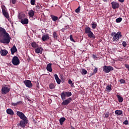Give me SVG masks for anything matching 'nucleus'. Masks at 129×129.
Segmentation results:
<instances>
[{
	"mask_svg": "<svg viewBox=\"0 0 129 129\" xmlns=\"http://www.w3.org/2000/svg\"><path fill=\"white\" fill-rule=\"evenodd\" d=\"M11 36L7 32V30L3 27H0V42L3 44H10Z\"/></svg>",
	"mask_w": 129,
	"mask_h": 129,
	"instance_id": "1",
	"label": "nucleus"
},
{
	"mask_svg": "<svg viewBox=\"0 0 129 129\" xmlns=\"http://www.w3.org/2000/svg\"><path fill=\"white\" fill-rule=\"evenodd\" d=\"M111 37L112 40L115 43L114 44H116L119 41V38L122 37V35H121V32L119 31L117 33L112 32Z\"/></svg>",
	"mask_w": 129,
	"mask_h": 129,
	"instance_id": "2",
	"label": "nucleus"
},
{
	"mask_svg": "<svg viewBox=\"0 0 129 129\" xmlns=\"http://www.w3.org/2000/svg\"><path fill=\"white\" fill-rule=\"evenodd\" d=\"M85 34H88L89 38H92V39H95V35L93 34V32L91 31V28L89 27H87L85 29Z\"/></svg>",
	"mask_w": 129,
	"mask_h": 129,
	"instance_id": "3",
	"label": "nucleus"
},
{
	"mask_svg": "<svg viewBox=\"0 0 129 129\" xmlns=\"http://www.w3.org/2000/svg\"><path fill=\"white\" fill-rule=\"evenodd\" d=\"M72 95L71 92H62L60 94V96L62 100H65L66 97H70Z\"/></svg>",
	"mask_w": 129,
	"mask_h": 129,
	"instance_id": "4",
	"label": "nucleus"
},
{
	"mask_svg": "<svg viewBox=\"0 0 129 129\" xmlns=\"http://www.w3.org/2000/svg\"><path fill=\"white\" fill-rule=\"evenodd\" d=\"M113 67L111 66H104L103 67V71L105 73H109L110 71H113Z\"/></svg>",
	"mask_w": 129,
	"mask_h": 129,
	"instance_id": "5",
	"label": "nucleus"
},
{
	"mask_svg": "<svg viewBox=\"0 0 129 129\" xmlns=\"http://www.w3.org/2000/svg\"><path fill=\"white\" fill-rule=\"evenodd\" d=\"M28 124V119H24L20 121V123L17 124L18 126H21L23 128H25Z\"/></svg>",
	"mask_w": 129,
	"mask_h": 129,
	"instance_id": "6",
	"label": "nucleus"
},
{
	"mask_svg": "<svg viewBox=\"0 0 129 129\" xmlns=\"http://www.w3.org/2000/svg\"><path fill=\"white\" fill-rule=\"evenodd\" d=\"M2 13L3 14V16L7 18V19L10 18V15H9V13L7 11V8L4 5L2 6Z\"/></svg>",
	"mask_w": 129,
	"mask_h": 129,
	"instance_id": "7",
	"label": "nucleus"
},
{
	"mask_svg": "<svg viewBox=\"0 0 129 129\" xmlns=\"http://www.w3.org/2000/svg\"><path fill=\"white\" fill-rule=\"evenodd\" d=\"M12 64L15 66H18L20 63V59L19 57L17 56H15L12 58Z\"/></svg>",
	"mask_w": 129,
	"mask_h": 129,
	"instance_id": "8",
	"label": "nucleus"
},
{
	"mask_svg": "<svg viewBox=\"0 0 129 129\" xmlns=\"http://www.w3.org/2000/svg\"><path fill=\"white\" fill-rule=\"evenodd\" d=\"M17 115L21 118V119H27L28 118L26 117V116L25 115V114L24 113L21 112V111H17L16 113Z\"/></svg>",
	"mask_w": 129,
	"mask_h": 129,
	"instance_id": "9",
	"label": "nucleus"
},
{
	"mask_svg": "<svg viewBox=\"0 0 129 129\" xmlns=\"http://www.w3.org/2000/svg\"><path fill=\"white\" fill-rule=\"evenodd\" d=\"M23 83L26 85V87H28V88H32L33 87V84H32L30 80L24 81Z\"/></svg>",
	"mask_w": 129,
	"mask_h": 129,
	"instance_id": "10",
	"label": "nucleus"
},
{
	"mask_svg": "<svg viewBox=\"0 0 129 129\" xmlns=\"http://www.w3.org/2000/svg\"><path fill=\"white\" fill-rule=\"evenodd\" d=\"M72 101V98L70 97L67 99H64L63 102L61 103L62 105H68Z\"/></svg>",
	"mask_w": 129,
	"mask_h": 129,
	"instance_id": "11",
	"label": "nucleus"
},
{
	"mask_svg": "<svg viewBox=\"0 0 129 129\" xmlns=\"http://www.w3.org/2000/svg\"><path fill=\"white\" fill-rule=\"evenodd\" d=\"M2 94H7L10 92V89L7 87H3L2 89Z\"/></svg>",
	"mask_w": 129,
	"mask_h": 129,
	"instance_id": "12",
	"label": "nucleus"
},
{
	"mask_svg": "<svg viewBox=\"0 0 129 129\" xmlns=\"http://www.w3.org/2000/svg\"><path fill=\"white\" fill-rule=\"evenodd\" d=\"M111 5L112 8V9H113V10H115V9H118V8H119V4H118L115 2H111Z\"/></svg>",
	"mask_w": 129,
	"mask_h": 129,
	"instance_id": "13",
	"label": "nucleus"
},
{
	"mask_svg": "<svg viewBox=\"0 0 129 129\" xmlns=\"http://www.w3.org/2000/svg\"><path fill=\"white\" fill-rule=\"evenodd\" d=\"M49 39H50V36L48 34L43 35L42 37V40L43 41V42H45V41H46V40H49Z\"/></svg>",
	"mask_w": 129,
	"mask_h": 129,
	"instance_id": "14",
	"label": "nucleus"
},
{
	"mask_svg": "<svg viewBox=\"0 0 129 129\" xmlns=\"http://www.w3.org/2000/svg\"><path fill=\"white\" fill-rule=\"evenodd\" d=\"M20 22L23 25H28L29 24V20L26 18H24L23 20H21Z\"/></svg>",
	"mask_w": 129,
	"mask_h": 129,
	"instance_id": "15",
	"label": "nucleus"
},
{
	"mask_svg": "<svg viewBox=\"0 0 129 129\" xmlns=\"http://www.w3.org/2000/svg\"><path fill=\"white\" fill-rule=\"evenodd\" d=\"M11 54L12 55H14L15 53L18 52V49H17V47L15 45H14L12 48L11 49Z\"/></svg>",
	"mask_w": 129,
	"mask_h": 129,
	"instance_id": "16",
	"label": "nucleus"
},
{
	"mask_svg": "<svg viewBox=\"0 0 129 129\" xmlns=\"http://www.w3.org/2000/svg\"><path fill=\"white\" fill-rule=\"evenodd\" d=\"M35 53H37V54H42V53H43V48L37 47L35 49Z\"/></svg>",
	"mask_w": 129,
	"mask_h": 129,
	"instance_id": "17",
	"label": "nucleus"
},
{
	"mask_svg": "<svg viewBox=\"0 0 129 129\" xmlns=\"http://www.w3.org/2000/svg\"><path fill=\"white\" fill-rule=\"evenodd\" d=\"M2 56H7L8 55V50L6 49H2L0 51Z\"/></svg>",
	"mask_w": 129,
	"mask_h": 129,
	"instance_id": "18",
	"label": "nucleus"
},
{
	"mask_svg": "<svg viewBox=\"0 0 129 129\" xmlns=\"http://www.w3.org/2000/svg\"><path fill=\"white\" fill-rule=\"evenodd\" d=\"M6 112L8 114H10V115H14L15 114L14 111H13L12 109L10 108L7 109Z\"/></svg>",
	"mask_w": 129,
	"mask_h": 129,
	"instance_id": "19",
	"label": "nucleus"
},
{
	"mask_svg": "<svg viewBox=\"0 0 129 129\" xmlns=\"http://www.w3.org/2000/svg\"><path fill=\"white\" fill-rule=\"evenodd\" d=\"M54 76L57 84H60L61 83V80L59 79V77H58V75L57 74H54Z\"/></svg>",
	"mask_w": 129,
	"mask_h": 129,
	"instance_id": "20",
	"label": "nucleus"
},
{
	"mask_svg": "<svg viewBox=\"0 0 129 129\" xmlns=\"http://www.w3.org/2000/svg\"><path fill=\"white\" fill-rule=\"evenodd\" d=\"M26 18V15L24 14H19L18 15V19L19 20H20V21H22V20H23Z\"/></svg>",
	"mask_w": 129,
	"mask_h": 129,
	"instance_id": "21",
	"label": "nucleus"
},
{
	"mask_svg": "<svg viewBox=\"0 0 129 129\" xmlns=\"http://www.w3.org/2000/svg\"><path fill=\"white\" fill-rule=\"evenodd\" d=\"M46 70L49 72H52V63H48L46 67Z\"/></svg>",
	"mask_w": 129,
	"mask_h": 129,
	"instance_id": "22",
	"label": "nucleus"
},
{
	"mask_svg": "<svg viewBox=\"0 0 129 129\" xmlns=\"http://www.w3.org/2000/svg\"><path fill=\"white\" fill-rule=\"evenodd\" d=\"M52 37L54 40L58 39V34H57V32L54 31L52 34Z\"/></svg>",
	"mask_w": 129,
	"mask_h": 129,
	"instance_id": "23",
	"label": "nucleus"
},
{
	"mask_svg": "<svg viewBox=\"0 0 129 129\" xmlns=\"http://www.w3.org/2000/svg\"><path fill=\"white\" fill-rule=\"evenodd\" d=\"M28 15L30 18H33V16L35 15V11L31 10L29 12Z\"/></svg>",
	"mask_w": 129,
	"mask_h": 129,
	"instance_id": "24",
	"label": "nucleus"
},
{
	"mask_svg": "<svg viewBox=\"0 0 129 129\" xmlns=\"http://www.w3.org/2000/svg\"><path fill=\"white\" fill-rule=\"evenodd\" d=\"M116 97L118 98V100L119 102H122V101H123V98L119 95H116Z\"/></svg>",
	"mask_w": 129,
	"mask_h": 129,
	"instance_id": "25",
	"label": "nucleus"
},
{
	"mask_svg": "<svg viewBox=\"0 0 129 129\" xmlns=\"http://www.w3.org/2000/svg\"><path fill=\"white\" fill-rule=\"evenodd\" d=\"M65 120H66V118H65V117H62L59 119V123L60 125H62V124H63V123L64 122V121H65Z\"/></svg>",
	"mask_w": 129,
	"mask_h": 129,
	"instance_id": "26",
	"label": "nucleus"
},
{
	"mask_svg": "<svg viewBox=\"0 0 129 129\" xmlns=\"http://www.w3.org/2000/svg\"><path fill=\"white\" fill-rule=\"evenodd\" d=\"M50 17L51 18L52 21L54 22H56V21H58V17L54 15H51Z\"/></svg>",
	"mask_w": 129,
	"mask_h": 129,
	"instance_id": "27",
	"label": "nucleus"
},
{
	"mask_svg": "<svg viewBox=\"0 0 129 129\" xmlns=\"http://www.w3.org/2000/svg\"><path fill=\"white\" fill-rule=\"evenodd\" d=\"M31 46L32 47H33L34 49H36L39 47L38 44L36 42H32Z\"/></svg>",
	"mask_w": 129,
	"mask_h": 129,
	"instance_id": "28",
	"label": "nucleus"
},
{
	"mask_svg": "<svg viewBox=\"0 0 129 129\" xmlns=\"http://www.w3.org/2000/svg\"><path fill=\"white\" fill-rule=\"evenodd\" d=\"M115 114L118 115H121L122 114V111L119 110H116L115 111Z\"/></svg>",
	"mask_w": 129,
	"mask_h": 129,
	"instance_id": "29",
	"label": "nucleus"
},
{
	"mask_svg": "<svg viewBox=\"0 0 129 129\" xmlns=\"http://www.w3.org/2000/svg\"><path fill=\"white\" fill-rule=\"evenodd\" d=\"M22 101L17 102V103H12V105L13 106H17V105H19V104H22Z\"/></svg>",
	"mask_w": 129,
	"mask_h": 129,
	"instance_id": "30",
	"label": "nucleus"
},
{
	"mask_svg": "<svg viewBox=\"0 0 129 129\" xmlns=\"http://www.w3.org/2000/svg\"><path fill=\"white\" fill-rule=\"evenodd\" d=\"M104 118H108V117H109V112H106L105 113H104Z\"/></svg>",
	"mask_w": 129,
	"mask_h": 129,
	"instance_id": "31",
	"label": "nucleus"
},
{
	"mask_svg": "<svg viewBox=\"0 0 129 129\" xmlns=\"http://www.w3.org/2000/svg\"><path fill=\"white\" fill-rule=\"evenodd\" d=\"M55 86H56L53 83L50 84L49 86L50 89H54Z\"/></svg>",
	"mask_w": 129,
	"mask_h": 129,
	"instance_id": "32",
	"label": "nucleus"
},
{
	"mask_svg": "<svg viewBox=\"0 0 129 129\" xmlns=\"http://www.w3.org/2000/svg\"><path fill=\"white\" fill-rule=\"evenodd\" d=\"M98 70V69H97V68H95L93 70V73L91 74V76H92V75H93L94 74L97 73Z\"/></svg>",
	"mask_w": 129,
	"mask_h": 129,
	"instance_id": "33",
	"label": "nucleus"
},
{
	"mask_svg": "<svg viewBox=\"0 0 129 129\" xmlns=\"http://www.w3.org/2000/svg\"><path fill=\"white\" fill-rule=\"evenodd\" d=\"M97 27V24H96V23L94 22L92 24V29H96V27Z\"/></svg>",
	"mask_w": 129,
	"mask_h": 129,
	"instance_id": "34",
	"label": "nucleus"
},
{
	"mask_svg": "<svg viewBox=\"0 0 129 129\" xmlns=\"http://www.w3.org/2000/svg\"><path fill=\"white\" fill-rule=\"evenodd\" d=\"M82 74L83 75H86L87 74V71L85 69H82Z\"/></svg>",
	"mask_w": 129,
	"mask_h": 129,
	"instance_id": "35",
	"label": "nucleus"
},
{
	"mask_svg": "<svg viewBox=\"0 0 129 129\" xmlns=\"http://www.w3.org/2000/svg\"><path fill=\"white\" fill-rule=\"evenodd\" d=\"M122 21V18L119 17L116 19V23H120Z\"/></svg>",
	"mask_w": 129,
	"mask_h": 129,
	"instance_id": "36",
	"label": "nucleus"
},
{
	"mask_svg": "<svg viewBox=\"0 0 129 129\" xmlns=\"http://www.w3.org/2000/svg\"><path fill=\"white\" fill-rule=\"evenodd\" d=\"M68 83H69V84H70L71 85V86L72 87H73V86H74V84H73V83H72V81H71V80H69V81H68Z\"/></svg>",
	"mask_w": 129,
	"mask_h": 129,
	"instance_id": "37",
	"label": "nucleus"
},
{
	"mask_svg": "<svg viewBox=\"0 0 129 129\" xmlns=\"http://www.w3.org/2000/svg\"><path fill=\"white\" fill-rule=\"evenodd\" d=\"M106 89L108 90V91H111V87L109 86V85H107L106 87Z\"/></svg>",
	"mask_w": 129,
	"mask_h": 129,
	"instance_id": "38",
	"label": "nucleus"
},
{
	"mask_svg": "<svg viewBox=\"0 0 129 129\" xmlns=\"http://www.w3.org/2000/svg\"><path fill=\"white\" fill-rule=\"evenodd\" d=\"M70 38L72 42H74V43H75V40H74V39H73V36H72V35H70Z\"/></svg>",
	"mask_w": 129,
	"mask_h": 129,
	"instance_id": "39",
	"label": "nucleus"
},
{
	"mask_svg": "<svg viewBox=\"0 0 129 129\" xmlns=\"http://www.w3.org/2000/svg\"><path fill=\"white\" fill-rule=\"evenodd\" d=\"M119 82L121 83V84L125 83V80L122 79H120Z\"/></svg>",
	"mask_w": 129,
	"mask_h": 129,
	"instance_id": "40",
	"label": "nucleus"
},
{
	"mask_svg": "<svg viewBox=\"0 0 129 129\" xmlns=\"http://www.w3.org/2000/svg\"><path fill=\"white\" fill-rule=\"evenodd\" d=\"M35 2H36V0H31L30 4L32 5V6H35Z\"/></svg>",
	"mask_w": 129,
	"mask_h": 129,
	"instance_id": "41",
	"label": "nucleus"
},
{
	"mask_svg": "<svg viewBox=\"0 0 129 129\" xmlns=\"http://www.w3.org/2000/svg\"><path fill=\"white\" fill-rule=\"evenodd\" d=\"M76 13H79L80 12V7H79L76 10Z\"/></svg>",
	"mask_w": 129,
	"mask_h": 129,
	"instance_id": "42",
	"label": "nucleus"
},
{
	"mask_svg": "<svg viewBox=\"0 0 129 129\" xmlns=\"http://www.w3.org/2000/svg\"><path fill=\"white\" fill-rule=\"evenodd\" d=\"M11 3L13 5H15L16 3H17V0H11Z\"/></svg>",
	"mask_w": 129,
	"mask_h": 129,
	"instance_id": "43",
	"label": "nucleus"
},
{
	"mask_svg": "<svg viewBox=\"0 0 129 129\" xmlns=\"http://www.w3.org/2000/svg\"><path fill=\"white\" fill-rule=\"evenodd\" d=\"M69 25H66L64 26L63 30H68L69 29Z\"/></svg>",
	"mask_w": 129,
	"mask_h": 129,
	"instance_id": "44",
	"label": "nucleus"
},
{
	"mask_svg": "<svg viewBox=\"0 0 129 129\" xmlns=\"http://www.w3.org/2000/svg\"><path fill=\"white\" fill-rule=\"evenodd\" d=\"M122 46L123 47H126V42L125 41H123Z\"/></svg>",
	"mask_w": 129,
	"mask_h": 129,
	"instance_id": "45",
	"label": "nucleus"
},
{
	"mask_svg": "<svg viewBox=\"0 0 129 129\" xmlns=\"http://www.w3.org/2000/svg\"><path fill=\"white\" fill-rule=\"evenodd\" d=\"M123 124L127 125L128 124V121H127V120H126L123 122Z\"/></svg>",
	"mask_w": 129,
	"mask_h": 129,
	"instance_id": "46",
	"label": "nucleus"
},
{
	"mask_svg": "<svg viewBox=\"0 0 129 129\" xmlns=\"http://www.w3.org/2000/svg\"><path fill=\"white\" fill-rule=\"evenodd\" d=\"M93 58L94 59H97V57H96V55H95V54H93Z\"/></svg>",
	"mask_w": 129,
	"mask_h": 129,
	"instance_id": "47",
	"label": "nucleus"
},
{
	"mask_svg": "<svg viewBox=\"0 0 129 129\" xmlns=\"http://www.w3.org/2000/svg\"><path fill=\"white\" fill-rule=\"evenodd\" d=\"M48 103H52V99H49L48 100Z\"/></svg>",
	"mask_w": 129,
	"mask_h": 129,
	"instance_id": "48",
	"label": "nucleus"
},
{
	"mask_svg": "<svg viewBox=\"0 0 129 129\" xmlns=\"http://www.w3.org/2000/svg\"><path fill=\"white\" fill-rule=\"evenodd\" d=\"M125 67L128 69L129 68V65L127 64H125Z\"/></svg>",
	"mask_w": 129,
	"mask_h": 129,
	"instance_id": "49",
	"label": "nucleus"
},
{
	"mask_svg": "<svg viewBox=\"0 0 129 129\" xmlns=\"http://www.w3.org/2000/svg\"><path fill=\"white\" fill-rule=\"evenodd\" d=\"M36 8H37V9H38V10H40L41 9V7L39 6H36Z\"/></svg>",
	"mask_w": 129,
	"mask_h": 129,
	"instance_id": "50",
	"label": "nucleus"
},
{
	"mask_svg": "<svg viewBox=\"0 0 129 129\" xmlns=\"http://www.w3.org/2000/svg\"><path fill=\"white\" fill-rule=\"evenodd\" d=\"M118 2H119V3H124V0H118Z\"/></svg>",
	"mask_w": 129,
	"mask_h": 129,
	"instance_id": "51",
	"label": "nucleus"
},
{
	"mask_svg": "<svg viewBox=\"0 0 129 129\" xmlns=\"http://www.w3.org/2000/svg\"><path fill=\"white\" fill-rule=\"evenodd\" d=\"M71 129H75V128L73 126H71Z\"/></svg>",
	"mask_w": 129,
	"mask_h": 129,
	"instance_id": "52",
	"label": "nucleus"
},
{
	"mask_svg": "<svg viewBox=\"0 0 129 129\" xmlns=\"http://www.w3.org/2000/svg\"><path fill=\"white\" fill-rule=\"evenodd\" d=\"M103 2H104V3H107V0H103Z\"/></svg>",
	"mask_w": 129,
	"mask_h": 129,
	"instance_id": "53",
	"label": "nucleus"
},
{
	"mask_svg": "<svg viewBox=\"0 0 129 129\" xmlns=\"http://www.w3.org/2000/svg\"><path fill=\"white\" fill-rule=\"evenodd\" d=\"M62 78H62V77H60V79H62Z\"/></svg>",
	"mask_w": 129,
	"mask_h": 129,
	"instance_id": "54",
	"label": "nucleus"
}]
</instances>
